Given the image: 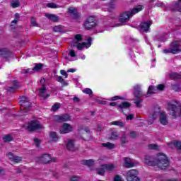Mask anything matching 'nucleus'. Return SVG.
I'll use <instances>...</instances> for the list:
<instances>
[{
    "label": "nucleus",
    "mask_w": 181,
    "mask_h": 181,
    "mask_svg": "<svg viewBox=\"0 0 181 181\" xmlns=\"http://www.w3.org/2000/svg\"><path fill=\"white\" fill-rule=\"evenodd\" d=\"M143 5H138L136 7L133 8L132 10L123 11L120 13L119 17V22L122 25H125L127 22H129V19L136 15L139 12H141L144 9Z\"/></svg>",
    "instance_id": "obj_1"
},
{
    "label": "nucleus",
    "mask_w": 181,
    "mask_h": 181,
    "mask_svg": "<svg viewBox=\"0 0 181 181\" xmlns=\"http://www.w3.org/2000/svg\"><path fill=\"white\" fill-rule=\"evenodd\" d=\"M156 166L161 170H166L170 166V160L165 154L159 153L156 157Z\"/></svg>",
    "instance_id": "obj_2"
},
{
    "label": "nucleus",
    "mask_w": 181,
    "mask_h": 181,
    "mask_svg": "<svg viewBox=\"0 0 181 181\" xmlns=\"http://www.w3.org/2000/svg\"><path fill=\"white\" fill-rule=\"evenodd\" d=\"M134 103L136 104V107L137 108H141L142 107V99L141 98L144 97V93H142V90H141V87L139 86H136L134 87Z\"/></svg>",
    "instance_id": "obj_3"
},
{
    "label": "nucleus",
    "mask_w": 181,
    "mask_h": 181,
    "mask_svg": "<svg viewBox=\"0 0 181 181\" xmlns=\"http://www.w3.org/2000/svg\"><path fill=\"white\" fill-rule=\"evenodd\" d=\"M127 181H141L139 177H138V170L135 169H132L126 172L124 174Z\"/></svg>",
    "instance_id": "obj_4"
},
{
    "label": "nucleus",
    "mask_w": 181,
    "mask_h": 181,
    "mask_svg": "<svg viewBox=\"0 0 181 181\" xmlns=\"http://www.w3.org/2000/svg\"><path fill=\"white\" fill-rule=\"evenodd\" d=\"M21 103V108L24 109V112H28V111H30V107H32V103L29 101V98L23 96L20 100Z\"/></svg>",
    "instance_id": "obj_5"
},
{
    "label": "nucleus",
    "mask_w": 181,
    "mask_h": 181,
    "mask_svg": "<svg viewBox=\"0 0 181 181\" xmlns=\"http://www.w3.org/2000/svg\"><path fill=\"white\" fill-rule=\"evenodd\" d=\"M144 162L148 166H156V157L147 154L144 156Z\"/></svg>",
    "instance_id": "obj_6"
},
{
    "label": "nucleus",
    "mask_w": 181,
    "mask_h": 181,
    "mask_svg": "<svg viewBox=\"0 0 181 181\" xmlns=\"http://www.w3.org/2000/svg\"><path fill=\"white\" fill-rule=\"evenodd\" d=\"M43 128V126L40 124V122L37 120H33L28 123L27 129L28 131H36V129H41Z\"/></svg>",
    "instance_id": "obj_7"
},
{
    "label": "nucleus",
    "mask_w": 181,
    "mask_h": 181,
    "mask_svg": "<svg viewBox=\"0 0 181 181\" xmlns=\"http://www.w3.org/2000/svg\"><path fill=\"white\" fill-rule=\"evenodd\" d=\"M85 29L90 30L95 26V18L94 17H89L84 23Z\"/></svg>",
    "instance_id": "obj_8"
},
{
    "label": "nucleus",
    "mask_w": 181,
    "mask_h": 181,
    "mask_svg": "<svg viewBox=\"0 0 181 181\" xmlns=\"http://www.w3.org/2000/svg\"><path fill=\"white\" fill-rule=\"evenodd\" d=\"M123 160H124L123 166L124 168H127V169L134 168L137 165L136 163H135L134 160H131V158L128 157H124L123 158Z\"/></svg>",
    "instance_id": "obj_9"
},
{
    "label": "nucleus",
    "mask_w": 181,
    "mask_h": 181,
    "mask_svg": "<svg viewBox=\"0 0 181 181\" xmlns=\"http://www.w3.org/2000/svg\"><path fill=\"white\" fill-rule=\"evenodd\" d=\"M91 42H93V38H91V37H89L87 39V42H83L81 43H78L76 45V47L78 49V50H83L84 49V47L88 48L90 47V46H91Z\"/></svg>",
    "instance_id": "obj_10"
},
{
    "label": "nucleus",
    "mask_w": 181,
    "mask_h": 181,
    "mask_svg": "<svg viewBox=\"0 0 181 181\" xmlns=\"http://www.w3.org/2000/svg\"><path fill=\"white\" fill-rule=\"evenodd\" d=\"M13 54L11 53L8 48L0 49V57L3 59H9V57H13Z\"/></svg>",
    "instance_id": "obj_11"
},
{
    "label": "nucleus",
    "mask_w": 181,
    "mask_h": 181,
    "mask_svg": "<svg viewBox=\"0 0 181 181\" xmlns=\"http://www.w3.org/2000/svg\"><path fill=\"white\" fill-rule=\"evenodd\" d=\"M170 49L173 54H176V53H179V52H181V45H180L179 42H173L170 45Z\"/></svg>",
    "instance_id": "obj_12"
},
{
    "label": "nucleus",
    "mask_w": 181,
    "mask_h": 181,
    "mask_svg": "<svg viewBox=\"0 0 181 181\" xmlns=\"http://www.w3.org/2000/svg\"><path fill=\"white\" fill-rule=\"evenodd\" d=\"M73 131V127L71 124L68 123H64L59 130L60 134H69V132H71Z\"/></svg>",
    "instance_id": "obj_13"
},
{
    "label": "nucleus",
    "mask_w": 181,
    "mask_h": 181,
    "mask_svg": "<svg viewBox=\"0 0 181 181\" xmlns=\"http://www.w3.org/2000/svg\"><path fill=\"white\" fill-rule=\"evenodd\" d=\"M54 119L57 122H66V121H70V115L67 114L56 115Z\"/></svg>",
    "instance_id": "obj_14"
},
{
    "label": "nucleus",
    "mask_w": 181,
    "mask_h": 181,
    "mask_svg": "<svg viewBox=\"0 0 181 181\" xmlns=\"http://www.w3.org/2000/svg\"><path fill=\"white\" fill-rule=\"evenodd\" d=\"M56 162V159H52V156L49 154H43L41 156V158H40V161L42 162V163H50V162Z\"/></svg>",
    "instance_id": "obj_15"
},
{
    "label": "nucleus",
    "mask_w": 181,
    "mask_h": 181,
    "mask_svg": "<svg viewBox=\"0 0 181 181\" xmlns=\"http://www.w3.org/2000/svg\"><path fill=\"white\" fill-rule=\"evenodd\" d=\"M68 13L72 19H78V12L77 11V8L74 7L68 8Z\"/></svg>",
    "instance_id": "obj_16"
},
{
    "label": "nucleus",
    "mask_w": 181,
    "mask_h": 181,
    "mask_svg": "<svg viewBox=\"0 0 181 181\" xmlns=\"http://www.w3.org/2000/svg\"><path fill=\"white\" fill-rule=\"evenodd\" d=\"M151 25H152L151 21H146L140 24V28L144 32H148L149 28H151Z\"/></svg>",
    "instance_id": "obj_17"
},
{
    "label": "nucleus",
    "mask_w": 181,
    "mask_h": 181,
    "mask_svg": "<svg viewBox=\"0 0 181 181\" xmlns=\"http://www.w3.org/2000/svg\"><path fill=\"white\" fill-rule=\"evenodd\" d=\"M66 148L69 149V151H72V152H74V151H76L74 140L69 139L66 141Z\"/></svg>",
    "instance_id": "obj_18"
},
{
    "label": "nucleus",
    "mask_w": 181,
    "mask_h": 181,
    "mask_svg": "<svg viewBox=\"0 0 181 181\" xmlns=\"http://www.w3.org/2000/svg\"><path fill=\"white\" fill-rule=\"evenodd\" d=\"M129 107H131V103L129 102H123L117 106V108H120L122 110V112L127 115V113H124V110H127V108H129Z\"/></svg>",
    "instance_id": "obj_19"
},
{
    "label": "nucleus",
    "mask_w": 181,
    "mask_h": 181,
    "mask_svg": "<svg viewBox=\"0 0 181 181\" xmlns=\"http://www.w3.org/2000/svg\"><path fill=\"white\" fill-rule=\"evenodd\" d=\"M160 123L162 125H168V116L165 112L160 113Z\"/></svg>",
    "instance_id": "obj_20"
},
{
    "label": "nucleus",
    "mask_w": 181,
    "mask_h": 181,
    "mask_svg": "<svg viewBox=\"0 0 181 181\" xmlns=\"http://www.w3.org/2000/svg\"><path fill=\"white\" fill-rule=\"evenodd\" d=\"M102 166H103V168H105V170H107V172H113V170L116 168L115 165H114L112 163L104 164Z\"/></svg>",
    "instance_id": "obj_21"
},
{
    "label": "nucleus",
    "mask_w": 181,
    "mask_h": 181,
    "mask_svg": "<svg viewBox=\"0 0 181 181\" xmlns=\"http://www.w3.org/2000/svg\"><path fill=\"white\" fill-rule=\"evenodd\" d=\"M49 138L52 142H56L57 141H59V135H57L56 132H51L49 133Z\"/></svg>",
    "instance_id": "obj_22"
},
{
    "label": "nucleus",
    "mask_w": 181,
    "mask_h": 181,
    "mask_svg": "<svg viewBox=\"0 0 181 181\" xmlns=\"http://www.w3.org/2000/svg\"><path fill=\"white\" fill-rule=\"evenodd\" d=\"M45 16L49 19V21H52V22H57L59 21V17L54 14L45 13Z\"/></svg>",
    "instance_id": "obj_23"
},
{
    "label": "nucleus",
    "mask_w": 181,
    "mask_h": 181,
    "mask_svg": "<svg viewBox=\"0 0 181 181\" xmlns=\"http://www.w3.org/2000/svg\"><path fill=\"white\" fill-rule=\"evenodd\" d=\"M110 139H112V141H117V139H119V133L115 130H112L111 132Z\"/></svg>",
    "instance_id": "obj_24"
},
{
    "label": "nucleus",
    "mask_w": 181,
    "mask_h": 181,
    "mask_svg": "<svg viewBox=\"0 0 181 181\" xmlns=\"http://www.w3.org/2000/svg\"><path fill=\"white\" fill-rule=\"evenodd\" d=\"M17 88H19V82L14 81L13 86L8 87V91H9L10 93H13Z\"/></svg>",
    "instance_id": "obj_25"
},
{
    "label": "nucleus",
    "mask_w": 181,
    "mask_h": 181,
    "mask_svg": "<svg viewBox=\"0 0 181 181\" xmlns=\"http://www.w3.org/2000/svg\"><path fill=\"white\" fill-rule=\"evenodd\" d=\"M45 93H46V88L43 86L40 91V96L44 98V100H46V98H48V97H50V95L47 94L46 95H45Z\"/></svg>",
    "instance_id": "obj_26"
},
{
    "label": "nucleus",
    "mask_w": 181,
    "mask_h": 181,
    "mask_svg": "<svg viewBox=\"0 0 181 181\" xmlns=\"http://www.w3.org/2000/svg\"><path fill=\"white\" fill-rule=\"evenodd\" d=\"M101 146H103L104 148H106L107 149H114L115 148V144L110 142L107 143H103L101 144Z\"/></svg>",
    "instance_id": "obj_27"
},
{
    "label": "nucleus",
    "mask_w": 181,
    "mask_h": 181,
    "mask_svg": "<svg viewBox=\"0 0 181 181\" xmlns=\"http://www.w3.org/2000/svg\"><path fill=\"white\" fill-rule=\"evenodd\" d=\"M168 145L169 146H172V145H173L177 149L181 151V141H174L170 143Z\"/></svg>",
    "instance_id": "obj_28"
},
{
    "label": "nucleus",
    "mask_w": 181,
    "mask_h": 181,
    "mask_svg": "<svg viewBox=\"0 0 181 181\" xmlns=\"http://www.w3.org/2000/svg\"><path fill=\"white\" fill-rule=\"evenodd\" d=\"M169 77L171 80H179L181 76L177 73L172 72L169 74Z\"/></svg>",
    "instance_id": "obj_29"
},
{
    "label": "nucleus",
    "mask_w": 181,
    "mask_h": 181,
    "mask_svg": "<svg viewBox=\"0 0 181 181\" xmlns=\"http://www.w3.org/2000/svg\"><path fill=\"white\" fill-rule=\"evenodd\" d=\"M83 165H86V166H88L89 168H91L94 165V160H83L82 161Z\"/></svg>",
    "instance_id": "obj_30"
},
{
    "label": "nucleus",
    "mask_w": 181,
    "mask_h": 181,
    "mask_svg": "<svg viewBox=\"0 0 181 181\" xmlns=\"http://www.w3.org/2000/svg\"><path fill=\"white\" fill-rule=\"evenodd\" d=\"M117 0H110V1L108 4V8L109 9H115L117 5Z\"/></svg>",
    "instance_id": "obj_31"
},
{
    "label": "nucleus",
    "mask_w": 181,
    "mask_h": 181,
    "mask_svg": "<svg viewBox=\"0 0 181 181\" xmlns=\"http://www.w3.org/2000/svg\"><path fill=\"white\" fill-rule=\"evenodd\" d=\"M120 141H121L122 146L124 145H125V144H128V139H127V134H123L122 135V136L120 137Z\"/></svg>",
    "instance_id": "obj_32"
},
{
    "label": "nucleus",
    "mask_w": 181,
    "mask_h": 181,
    "mask_svg": "<svg viewBox=\"0 0 181 181\" xmlns=\"http://www.w3.org/2000/svg\"><path fill=\"white\" fill-rule=\"evenodd\" d=\"M53 29H54V32L61 33V32H63L64 27L62 25H55Z\"/></svg>",
    "instance_id": "obj_33"
},
{
    "label": "nucleus",
    "mask_w": 181,
    "mask_h": 181,
    "mask_svg": "<svg viewBox=\"0 0 181 181\" xmlns=\"http://www.w3.org/2000/svg\"><path fill=\"white\" fill-rule=\"evenodd\" d=\"M2 139L4 142H11V141H13V138L9 134H6L2 137Z\"/></svg>",
    "instance_id": "obj_34"
},
{
    "label": "nucleus",
    "mask_w": 181,
    "mask_h": 181,
    "mask_svg": "<svg viewBox=\"0 0 181 181\" xmlns=\"http://www.w3.org/2000/svg\"><path fill=\"white\" fill-rule=\"evenodd\" d=\"M151 94H155V87L153 86H149L146 97H149Z\"/></svg>",
    "instance_id": "obj_35"
},
{
    "label": "nucleus",
    "mask_w": 181,
    "mask_h": 181,
    "mask_svg": "<svg viewBox=\"0 0 181 181\" xmlns=\"http://www.w3.org/2000/svg\"><path fill=\"white\" fill-rule=\"evenodd\" d=\"M110 125H116L117 127H121L122 128L124 127V122L121 121H114L110 123Z\"/></svg>",
    "instance_id": "obj_36"
},
{
    "label": "nucleus",
    "mask_w": 181,
    "mask_h": 181,
    "mask_svg": "<svg viewBox=\"0 0 181 181\" xmlns=\"http://www.w3.org/2000/svg\"><path fill=\"white\" fill-rule=\"evenodd\" d=\"M96 173H98V175H100V176H103L104 173H105V168L102 165L101 168L96 170Z\"/></svg>",
    "instance_id": "obj_37"
},
{
    "label": "nucleus",
    "mask_w": 181,
    "mask_h": 181,
    "mask_svg": "<svg viewBox=\"0 0 181 181\" xmlns=\"http://www.w3.org/2000/svg\"><path fill=\"white\" fill-rule=\"evenodd\" d=\"M42 67H43L42 64H38L35 65V66L32 69L31 73H35V71H39V70H41Z\"/></svg>",
    "instance_id": "obj_38"
},
{
    "label": "nucleus",
    "mask_w": 181,
    "mask_h": 181,
    "mask_svg": "<svg viewBox=\"0 0 181 181\" xmlns=\"http://www.w3.org/2000/svg\"><path fill=\"white\" fill-rule=\"evenodd\" d=\"M11 5L12 8H19V6H21V3H19V1L18 0H13Z\"/></svg>",
    "instance_id": "obj_39"
},
{
    "label": "nucleus",
    "mask_w": 181,
    "mask_h": 181,
    "mask_svg": "<svg viewBox=\"0 0 181 181\" xmlns=\"http://www.w3.org/2000/svg\"><path fill=\"white\" fill-rule=\"evenodd\" d=\"M57 81L59 83H62V86H68L69 83L64 81L62 76H58L57 78Z\"/></svg>",
    "instance_id": "obj_40"
},
{
    "label": "nucleus",
    "mask_w": 181,
    "mask_h": 181,
    "mask_svg": "<svg viewBox=\"0 0 181 181\" xmlns=\"http://www.w3.org/2000/svg\"><path fill=\"white\" fill-rule=\"evenodd\" d=\"M22 157L18 156H14V158H13V161L15 163H19L20 162H22Z\"/></svg>",
    "instance_id": "obj_41"
},
{
    "label": "nucleus",
    "mask_w": 181,
    "mask_h": 181,
    "mask_svg": "<svg viewBox=\"0 0 181 181\" xmlns=\"http://www.w3.org/2000/svg\"><path fill=\"white\" fill-rule=\"evenodd\" d=\"M83 35H81V34H77L75 35V40L76 41V43L77 42H81L83 40Z\"/></svg>",
    "instance_id": "obj_42"
},
{
    "label": "nucleus",
    "mask_w": 181,
    "mask_h": 181,
    "mask_svg": "<svg viewBox=\"0 0 181 181\" xmlns=\"http://www.w3.org/2000/svg\"><path fill=\"white\" fill-rule=\"evenodd\" d=\"M59 108H60V104L59 103H56L54 105H52V111H57V110H59Z\"/></svg>",
    "instance_id": "obj_43"
},
{
    "label": "nucleus",
    "mask_w": 181,
    "mask_h": 181,
    "mask_svg": "<svg viewBox=\"0 0 181 181\" xmlns=\"http://www.w3.org/2000/svg\"><path fill=\"white\" fill-rule=\"evenodd\" d=\"M159 115H160V112H154L151 117L152 118H153V119H156L158 118V117H159Z\"/></svg>",
    "instance_id": "obj_44"
},
{
    "label": "nucleus",
    "mask_w": 181,
    "mask_h": 181,
    "mask_svg": "<svg viewBox=\"0 0 181 181\" xmlns=\"http://www.w3.org/2000/svg\"><path fill=\"white\" fill-rule=\"evenodd\" d=\"M172 87H173V90H174V91H180V90H181V88L179 85L173 84V85H172Z\"/></svg>",
    "instance_id": "obj_45"
},
{
    "label": "nucleus",
    "mask_w": 181,
    "mask_h": 181,
    "mask_svg": "<svg viewBox=\"0 0 181 181\" xmlns=\"http://www.w3.org/2000/svg\"><path fill=\"white\" fill-rule=\"evenodd\" d=\"M30 22H31V25H32L33 26H38L37 23L36 22V18H35V17H31V21H30Z\"/></svg>",
    "instance_id": "obj_46"
},
{
    "label": "nucleus",
    "mask_w": 181,
    "mask_h": 181,
    "mask_svg": "<svg viewBox=\"0 0 181 181\" xmlns=\"http://www.w3.org/2000/svg\"><path fill=\"white\" fill-rule=\"evenodd\" d=\"M83 93H84L85 94H88L89 95H91V94H93V90H91V89L90 88H86L83 90Z\"/></svg>",
    "instance_id": "obj_47"
},
{
    "label": "nucleus",
    "mask_w": 181,
    "mask_h": 181,
    "mask_svg": "<svg viewBox=\"0 0 181 181\" xmlns=\"http://www.w3.org/2000/svg\"><path fill=\"white\" fill-rule=\"evenodd\" d=\"M47 8H59V6H57V5L54 3H49L47 4Z\"/></svg>",
    "instance_id": "obj_48"
},
{
    "label": "nucleus",
    "mask_w": 181,
    "mask_h": 181,
    "mask_svg": "<svg viewBox=\"0 0 181 181\" xmlns=\"http://www.w3.org/2000/svg\"><path fill=\"white\" fill-rule=\"evenodd\" d=\"M34 143L37 148H39V146H40V140L39 139L35 138Z\"/></svg>",
    "instance_id": "obj_49"
},
{
    "label": "nucleus",
    "mask_w": 181,
    "mask_h": 181,
    "mask_svg": "<svg viewBox=\"0 0 181 181\" xmlns=\"http://www.w3.org/2000/svg\"><path fill=\"white\" fill-rule=\"evenodd\" d=\"M117 100H124L121 96H114L110 99V101H117Z\"/></svg>",
    "instance_id": "obj_50"
},
{
    "label": "nucleus",
    "mask_w": 181,
    "mask_h": 181,
    "mask_svg": "<svg viewBox=\"0 0 181 181\" xmlns=\"http://www.w3.org/2000/svg\"><path fill=\"white\" fill-rule=\"evenodd\" d=\"M7 156L8 158V159H10L11 160V162L13 160V158H15V156L13 155V153L9 152L7 154Z\"/></svg>",
    "instance_id": "obj_51"
},
{
    "label": "nucleus",
    "mask_w": 181,
    "mask_h": 181,
    "mask_svg": "<svg viewBox=\"0 0 181 181\" xmlns=\"http://www.w3.org/2000/svg\"><path fill=\"white\" fill-rule=\"evenodd\" d=\"M158 146L156 144L148 145V149H158Z\"/></svg>",
    "instance_id": "obj_52"
},
{
    "label": "nucleus",
    "mask_w": 181,
    "mask_h": 181,
    "mask_svg": "<svg viewBox=\"0 0 181 181\" xmlns=\"http://www.w3.org/2000/svg\"><path fill=\"white\" fill-rule=\"evenodd\" d=\"M136 136H137V134H136V132H132L129 133L130 138H132L133 139L136 138Z\"/></svg>",
    "instance_id": "obj_53"
},
{
    "label": "nucleus",
    "mask_w": 181,
    "mask_h": 181,
    "mask_svg": "<svg viewBox=\"0 0 181 181\" xmlns=\"http://www.w3.org/2000/svg\"><path fill=\"white\" fill-rule=\"evenodd\" d=\"M155 119L152 118L151 116H150L149 119H148V125H152V124L154 122Z\"/></svg>",
    "instance_id": "obj_54"
},
{
    "label": "nucleus",
    "mask_w": 181,
    "mask_h": 181,
    "mask_svg": "<svg viewBox=\"0 0 181 181\" xmlns=\"http://www.w3.org/2000/svg\"><path fill=\"white\" fill-rule=\"evenodd\" d=\"M134 118H135V115H127L126 119H127V121H129V120L134 119Z\"/></svg>",
    "instance_id": "obj_55"
},
{
    "label": "nucleus",
    "mask_w": 181,
    "mask_h": 181,
    "mask_svg": "<svg viewBox=\"0 0 181 181\" xmlns=\"http://www.w3.org/2000/svg\"><path fill=\"white\" fill-rule=\"evenodd\" d=\"M29 70H30V69H23L21 73H23V74H32V71L29 72Z\"/></svg>",
    "instance_id": "obj_56"
},
{
    "label": "nucleus",
    "mask_w": 181,
    "mask_h": 181,
    "mask_svg": "<svg viewBox=\"0 0 181 181\" xmlns=\"http://www.w3.org/2000/svg\"><path fill=\"white\" fill-rule=\"evenodd\" d=\"M114 181H122V177H121V176L117 175L115 176Z\"/></svg>",
    "instance_id": "obj_57"
},
{
    "label": "nucleus",
    "mask_w": 181,
    "mask_h": 181,
    "mask_svg": "<svg viewBox=\"0 0 181 181\" xmlns=\"http://www.w3.org/2000/svg\"><path fill=\"white\" fill-rule=\"evenodd\" d=\"M60 73H61V74L62 75V76H65V78H67V77H68V74H67V72H66V71H64V70H61L60 71Z\"/></svg>",
    "instance_id": "obj_58"
},
{
    "label": "nucleus",
    "mask_w": 181,
    "mask_h": 181,
    "mask_svg": "<svg viewBox=\"0 0 181 181\" xmlns=\"http://www.w3.org/2000/svg\"><path fill=\"white\" fill-rule=\"evenodd\" d=\"M69 56H71V57H76V52H74V50L71 49L69 52Z\"/></svg>",
    "instance_id": "obj_59"
},
{
    "label": "nucleus",
    "mask_w": 181,
    "mask_h": 181,
    "mask_svg": "<svg viewBox=\"0 0 181 181\" xmlns=\"http://www.w3.org/2000/svg\"><path fill=\"white\" fill-rule=\"evenodd\" d=\"M97 131H98V132H101V131H103V125L98 124V126H97Z\"/></svg>",
    "instance_id": "obj_60"
},
{
    "label": "nucleus",
    "mask_w": 181,
    "mask_h": 181,
    "mask_svg": "<svg viewBox=\"0 0 181 181\" xmlns=\"http://www.w3.org/2000/svg\"><path fill=\"white\" fill-rule=\"evenodd\" d=\"M163 88H165V85L163 84H160L157 86L158 90H163Z\"/></svg>",
    "instance_id": "obj_61"
},
{
    "label": "nucleus",
    "mask_w": 181,
    "mask_h": 181,
    "mask_svg": "<svg viewBox=\"0 0 181 181\" xmlns=\"http://www.w3.org/2000/svg\"><path fill=\"white\" fill-rule=\"evenodd\" d=\"M70 181H78V177H71Z\"/></svg>",
    "instance_id": "obj_62"
},
{
    "label": "nucleus",
    "mask_w": 181,
    "mask_h": 181,
    "mask_svg": "<svg viewBox=\"0 0 181 181\" xmlns=\"http://www.w3.org/2000/svg\"><path fill=\"white\" fill-rule=\"evenodd\" d=\"M163 53H172V52L170 51V48H169V49H163Z\"/></svg>",
    "instance_id": "obj_63"
},
{
    "label": "nucleus",
    "mask_w": 181,
    "mask_h": 181,
    "mask_svg": "<svg viewBox=\"0 0 181 181\" xmlns=\"http://www.w3.org/2000/svg\"><path fill=\"white\" fill-rule=\"evenodd\" d=\"M19 18H20L19 13H16L15 14V19L17 21H19Z\"/></svg>",
    "instance_id": "obj_64"
}]
</instances>
